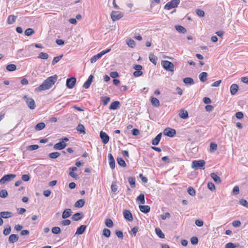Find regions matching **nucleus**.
Returning a JSON list of instances; mask_svg holds the SVG:
<instances>
[{
    "label": "nucleus",
    "instance_id": "f257e3e1",
    "mask_svg": "<svg viewBox=\"0 0 248 248\" xmlns=\"http://www.w3.org/2000/svg\"><path fill=\"white\" fill-rule=\"evenodd\" d=\"M57 78L58 77L56 75L47 78L36 88V90L38 91H42L49 89L57 81Z\"/></svg>",
    "mask_w": 248,
    "mask_h": 248
},
{
    "label": "nucleus",
    "instance_id": "f03ea898",
    "mask_svg": "<svg viewBox=\"0 0 248 248\" xmlns=\"http://www.w3.org/2000/svg\"><path fill=\"white\" fill-rule=\"evenodd\" d=\"M68 138L66 137L61 139L60 141L54 145V149L59 150L64 149L67 145L65 141H68Z\"/></svg>",
    "mask_w": 248,
    "mask_h": 248
},
{
    "label": "nucleus",
    "instance_id": "7ed1b4c3",
    "mask_svg": "<svg viewBox=\"0 0 248 248\" xmlns=\"http://www.w3.org/2000/svg\"><path fill=\"white\" fill-rule=\"evenodd\" d=\"M161 64L163 67L167 71L170 72L174 71V64L168 61H162L161 62Z\"/></svg>",
    "mask_w": 248,
    "mask_h": 248
},
{
    "label": "nucleus",
    "instance_id": "20e7f679",
    "mask_svg": "<svg viewBox=\"0 0 248 248\" xmlns=\"http://www.w3.org/2000/svg\"><path fill=\"white\" fill-rule=\"evenodd\" d=\"M180 0H171L166 4L164 9L166 10H170L172 8H176L180 3Z\"/></svg>",
    "mask_w": 248,
    "mask_h": 248
},
{
    "label": "nucleus",
    "instance_id": "39448f33",
    "mask_svg": "<svg viewBox=\"0 0 248 248\" xmlns=\"http://www.w3.org/2000/svg\"><path fill=\"white\" fill-rule=\"evenodd\" d=\"M16 175L14 174L5 175L0 179V185H3L7 182H9L16 178Z\"/></svg>",
    "mask_w": 248,
    "mask_h": 248
},
{
    "label": "nucleus",
    "instance_id": "423d86ee",
    "mask_svg": "<svg viewBox=\"0 0 248 248\" xmlns=\"http://www.w3.org/2000/svg\"><path fill=\"white\" fill-rule=\"evenodd\" d=\"M28 107L31 109H34L35 108L36 105L34 100L30 97H28L27 95H25L23 97Z\"/></svg>",
    "mask_w": 248,
    "mask_h": 248
},
{
    "label": "nucleus",
    "instance_id": "0eeeda50",
    "mask_svg": "<svg viewBox=\"0 0 248 248\" xmlns=\"http://www.w3.org/2000/svg\"><path fill=\"white\" fill-rule=\"evenodd\" d=\"M111 18L113 21L118 20L124 16V13L117 11H112L110 14Z\"/></svg>",
    "mask_w": 248,
    "mask_h": 248
},
{
    "label": "nucleus",
    "instance_id": "6e6552de",
    "mask_svg": "<svg viewBox=\"0 0 248 248\" xmlns=\"http://www.w3.org/2000/svg\"><path fill=\"white\" fill-rule=\"evenodd\" d=\"M205 164V161L203 160H194L192 161V168L196 169L202 167Z\"/></svg>",
    "mask_w": 248,
    "mask_h": 248
},
{
    "label": "nucleus",
    "instance_id": "1a4fd4ad",
    "mask_svg": "<svg viewBox=\"0 0 248 248\" xmlns=\"http://www.w3.org/2000/svg\"><path fill=\"white\" fill-rule=\"evenodd\" d=\"M163 133L169 137H173L176 134V130L174 129L168 127L164 129Z\"/></svg>",
    "mask_w": 248,
    "mask_h": 248
},
{
    "label": "nucleus",
    "instance_id": "9d476101",
    "mask_svg": "<svg viewBox=\"0 0 248 248\" xmlns=\"http://www.w3.org/2000/svg\"><path fill=\"white\" fill-rule=\"evenodd\" d=\"M76 78L74 77L68 78L66 80V85L67 88L72 89L75 85Z\"/></svg>",
    "mask_w": 248,
    "mask_h": 248
},
{
    "label": "nucleus",
    "instance_id": "9b49d317",
    "mask_svg": "<svg viewBox=\"0 0 248 248\" xmlns=\"http://www.w3.org/2000/svg\"><path fill=\"white\" fill-rule=\"evenodd\" d=\"M100 137L104 144H107L108 143L109 137L105 132L101 131L100 133Z\"/></svg>",
    "mask_w": 248,
    "mask_h": 248
},
{
    "label": "nucleus",
    "instance_id": "f8f14e48",
    "mask_svg": "<svg viewBox=\"0 0 248 248\" xmlns=\"http://www.w3.org/2000/svg\"><path fill=\"white\" fill-rule=\"evenodd\" d=\"M124 217L126 220L131 221L133 220V218L131 213L129 210H124L123 212Z\"/></svg>",
    "mask_w": 248,
    "mask_h": 248
},
{
    "label": "nucleus",
    "instance_id": "ddd939ff",
    "mask_svg": "<svg viewBox=\"0 0 248 248\" xmlns=\"http://www.w3.org/2000/svg\"><path fill=\"white\" fill-rule=\"evenodd\" d=\"M108 158L109 164L110 167L112 169H114V168L115 167V160H114V158L111 154H109L108 155Z\"/></svg>",
    "mask_w": 248,
    "mask_h": 248
},
{
    "label": "nucleus",
    "instance_id": "4468645a",
    "mask_svg": "<svg viewBox=\"0 0 248 248\" xmlns=\"http://www.w3.org/2000/svg\"><path fill=\"white\" fill-rule=\"evenodd\" d=\"M93 76L92 75H91L89 77V78H88V79L86 80V81L84 83L83 87L85 89H88L90 87V86L93 81Z\"/></svg>",
    "mask_w": 248,
    "mask_h": 248
},
{
    "label": "nucleus",
    "instance_id": "2eb2a0df",
    "mask_svg": "<svg viewBox=\"0 0 248 248\" xmlns=\"http://www.w3.org/2000/svg\"><path fill=\"white\" fill-rule=\"evenodd\" d=\"M72 210L71 209L67 208L64 210L62 214V218L66 219L72 215Z\"/></svg>",
    "mask_w": 248,
    "mask_h": 248
},
{
    "label": "nucleus",
    "instance_id": "dca6fc26",
    "mask_svg": "<svg viewBox=\"0 0 248 248\" xmlns=\"http://www.w3.org/2000/svg\"><path fill=\"white\" fill-rule=\"evenodd\" d=\"M120 105V102L118 101H115L111 103L109 107V108L111 110H115L119 108Z\"/></svg>",
    "mask_w": 248,
    "mask_h": 248
},
{
    "label": "nucleus",
    "instance_id": "f3484780",
    "mask_svg": "<svg viewBox=\"0 0 248 248\" xmlns=\"http://www.w3.org/2000/svg\"><path fill=\"white\" fill-rule=\"evenodd\" d=\"M238 86L236 84H232L230 87V92L232 95H235L238 91Z\"/></svg>",
    "mask_w": 248,
    "mask_h": 248
},
{
    "label": "nucleus",
    "instance_id": "a211bd4d",
    "mask_svg": "<svg viewBox=\"0 0 248 248\" xmlns=\"http://www.w3.org/2000/svg\"><path fill=\"white\" fill-rule=\"evenodd\" d=\"M162 136V133H160L158 134L153 140L152 141V143L154 145H157L159 144V142L161 140V138Z\"/></svg>",
    "mask_w": 248,
    "mask_h": 248
},
{
    "label": "nucleus",
    "instance_id": "6ab92c4d",
    "mask_svg": "<svg viewBox=\"0 0 248 248\" xmlns=\"http://www.w3.org/2000/svg\"><path fill=\"white\" fill-rule=\"evenodd\" d=\"M0 216L2 218H8L13 216V213L11 212L3 211L0 213Z\"/></svg>",
    "mask_w": 248,
    "mask_h": 248
},
{
    "label": "nucleus",
    "instance_id": "aec40b11",
    "mask_svg": "<svg viewBox=\"0 0 248 248\" xmlns=\"http://www.w3.org/2000/svg\"><path fill=\"white\" fill-rule=\"evenodd\" d=\"M207 76L208 74L205 72H202L200 73L199 76L200 81L202 82L206 81L207 79Z\"/></svg>",
    "mask_w": 248,
    "mask_h": 248
},
{
    "label": "nucleus",
    "instance_id": "412c9836",
    "mask_svg": "<svg viewBox=\"0 0 248 248\" xmlns=\"http://www.w3.org/2000/svg\"><path fill=\"white\" fill-rule=\"evenodd\" d=\"M140 210L143 213L147 214L150 211V207L148 205H140Z\"/></svg>",
    "mask_w": 248,
    "mask_h": 248
},
{
    "label": "nucleus",
    "instance_id": "4be33fe9",
    "mask_svg": "<svg viewBox=\"0 0 248 248\" xmlns=\"http://www.w3.org/2000/svg\"><path fill=\"white\" fill-rule=\"evenodd\" d=\"M82 213H77L72 216V219L74 221H78L83 217Z\"/></svg>",
    "mask_w": 248,
    "mask_h": 248
},
{
    "label": "nucleus",
    "instance_id": "5701e85b",
    "mask_svg": "<svg viewBox=\"0 0 248 248\" xmlns=\"http://www.w3.org/2000/svg\"><path fill=\"white\" fill-rule=\"evenodd\" d=\"M18 236L17 235L15 234H11L9 237V242L11 243H14L18 240Z\"/></svg>",
    "mask_w": 248,
    "mask_h": 248
},
{
    "label": "nucleus",
    "instance_id": "b1692460",
    "mask_svg": "<svg viewBox=\"0 0 248 248\" xmlns=\"http://www.w3.org/2000/svg\"><path fill=\"white\" fill-rule=\"evenodd\" d=\"M210 176L217 184H220L221 182L220 178L215 173H211Z\"/></svg>",
    "mask_w": 248,
    "mask_h": 248
},
{
    "label": "nucleus",
    "instance_id": "393cba45",
    "mask_svg": "<svg viewBox=\"0 0 248 248\" xmlns=\"http://www.w3.org/2000/svg\"><path fill=\"white\" fill-rule=\"evenodd\" d=\"M86 228V225H81L79 227H78L77 229V231H76V233H75V235H76V234H82L84 232V231H85Z\"/></svg>",
    "mask_w": 248,
    "mask_h": 248
},
{
    "label": "nucleus",
    "instance_id": "a878e982",
    "mask_svg": "<svg viewBox=\"0 0 248 248\" xmlns=\"http://www.w3.org/2000/svg\"><path fill=\"white\" fill-rule=\"evenodd\" d=\"M102 56H103V54H102L101 52H100V53H98L97 55H94L91 59V62L92 63H94L98 60H99L100 58H101V57Z\"/></svg>",
    "mask_w": 248,
    "mask_h": 248
},
{
    "label": "nucleus",
    "instance_id": "bb28decb",
    "mask_svg": "<svg viewBox=\"0 0 248 248\" xmlns=\"http://www.w3.org/2000/svg\"><path fill=\"white\" fill-rule=\"evenodd\" d=\"M85 201L84 199H80L76 202L75 206L77 208H81L85 204Z\"/></svg>",
    "mask_w": 248,
    "mask_h": 248
},
{
    "label": "nucleus",
    "instance_id": "cd10ccee",
    "mask_svg": "<svg viewBox=\"0 0 248 248\" xmlns=\"http://www.w3.org/2000/svg\"><path fill=\"white\" fill-rule=\"evenodd\" d=\"M17 16L14 15H10L7 19V23L9 24H12L15 22Z\"/></svg>",
    "mask_w": 248,
    "mask_h": 248
},
{
    "label": "nucleus",
    "instance_id": "c85d7f7f",
    "mask_svg": "<svg viewBox=\"0 0 248 248\" xmlns=\"http://www.w3.org/2000/svg\"><path fill=\"white\" fill-rule=\"evenodd\" d=\"M179 116L182 119H186L188 117V112L185 109H181L179 114Z\"/></svg>",
    "mask_w": 248,
    "mask_h": 248
},
{
    "label": "nucleus",
    "instance_id": "c756f323",
    "mask_svg": "<svg viewBox=\"0 0 248 248\" xmlns=\"http://www.w3.org/2000/svg\"><path fill=\"white\" fill-rule=\"evenodd\" d=\"M149 58L150 61L155 65L156 64V61L157 57L155 56L153 53H150Z\"/></svg>",
    "mask_w": 248,
    "mask_h": 248
},
{
    "label": "nucleus",
    "instance_id": "7c9ffc66",
    "mask_svg": "<svg viewBox=\"0 0 248 248\" xmlns=\"http://www.w3.org/2000/svg\"><path fill=\"white\" fill-rule=\"evenodd\" d=\"M76 129L81 134H85L86 133L85 127L82 124H79L77 127Z\"/></svg>",
    "mask_w": 248,
    "mask_h": 248
},
{
    "label": "nucleus",
    "instance_id": "2f4dec72",
    "mask_svg": "<svg viewBox=\"0 0 248 248\" xmlns=\"http://www.w3.org/2000/svg\"><path fill=\"white\" fill-rule=\"evenodd\" d=\"M45 126L46 124L44 123H39L35 125V129L37 131L41 130L45 127Z\"/></svg>",
    "mask_w": 248,
    "mask_h": 248
},
{
    "label": "nucleus",
    "instance_id": "473e14b6",
    "mask_svg": "<svg viewBox=\"0 0 248 248\" xmlns=\"http://www.w3.org/2000/svg\"><path fill=\"white\" fill-rule=\"evenodd\" d=\"M151 103L152 105L155 107H158L160 105V102L158 99L154 97H151Z\"/></svg>",
    "mask_w": 248,
    "mask_h": 248
},
{
    "label": "nucleus",
    "instance_id": "72a5a7b5",
    "mask_svg": "<svg viewBox=\"0 0 248 248\" xmlns=\"http://www.w3.org/2000/svg\"><path fill=\"white\" fill-rule=\"evenodd\" d=\"M175 29L179 32L185 33L186 32V30L183 26L177 25L175 26Z\"/></svg>",
    "mask_w": 248,
    "mask_h": 248
},
{
    "label": "nucleus",
    "instance_id": "f704fd0d",
    "mask_svg": "<svg viewBox=\"0 0 248 248\" xmlns=\"http://www.w3.org/2000/svg\"><path fill=\"white\" fill-rule=\"evenodd\" d=\"M155 232L159 237L161 238H164L165 237V234L162 232L160 229L158 228H155Z\"/></svg>",
    "mask_w": 248,
    "mask_h": 248
},
{
    "label": "nucleus",
    "instance_id": "c9c22d12",
    "mask_svg": "<svg viewBox=\"0 0 248 248\" xmlns=\"http://www.w3.org/2000/svg\"><path fill=\"white\" fill-rule=\"evenodd\" d=\"M183 82L186 84L192 85L194 84L193 79L191 78H186L183 79Z\"/></svg>",
    "mask_w": 248,
    "mask_h": 248
},
{
    "label": "nucleus",
    "instance_id": "e433bc0d",
    "mask_svg": "<svg viewBox=\"0 0 248 248\" xmlns=\"http://www.w3.org/2000/svg\"><path fill=\"white\" fill-rule=\"evenodd\" d=\"M126 44L129 47L133 48L135 46L136 43L134 40L129 39L126 40Z\"/></svg>",
    "mask_w": 248,
    "mask_h": 248
},
{
    "label": "nucleus",
    "instance_id": "4c0bfd02",
    "mask_svg": "<svg viewBox=\"0 0 248 248\" xmlns=\"http://www.w3.org/2000/svg\"><path fill=\"white\" fill-rule=\"evenodd\" d=\"M137 200L140 202V204H143L145 203V197L143 194H140L137 198Z\"/></svg>",
    "mask_w": 248,
    "mask_h": 248
},
{
    "label": "nucleus",
    "instance_id": "58836bf2",
    "mask_svg": "<svg viewBox=\"0 0 248 248\" xmlns=\"http://www.w3.org/2000/svg\"><path fill=\"white\" fill-rule=\"evenodd\" d=\"M105 225L108 228H112L113 227L114 224L111 219L107 218L105 220Z\"/></svg>",
    "mask_w": 248,
    "mask_h": 248
},
{
    "label": "nucleus",
    "instance_id": "ea45409f",
    "mask_svg": "<svg viewBox=\"0 0 248 248\" xmlns=\"http://www.w3.org/2000/svg\"><path fill=\"white\" fill-rule=\"evenodd\" d=\"M60 153L57 152L51 153L48 155V156L52 159H55L60 156Z\"/></svg>",
    "mask_w": 248,
    "mask_h": 248
},
{
    "label": "nucleus",
    "instance_id": "a19ab883",
    "mask_svg": "<svg viewBox=\"0 0 248 248\" xmlns=\"http://www.w3.org/2000/svg\"><path fill=\"white\" fill-rule=\"evenodd\" d=\"M16 69V66L14 64H8L6 66V69L9 71H14Z\"/></svg>",
    "mask_w": 248,
    "mask_h": 248
},
{
    "label": "nucleus",
    "instance_id": "79ce46f5",
    "mask_svg": "<svg viewBox=\"0 0 248 248\" xmlns=\"http://www.w3.org/2000/svg\"><path fill=\"white\" fill-rule=\"evenodd\" d=\"M128 182L130 184L131 186L132 187H135V179L134 177H129L128 178Z\"/></svg>",
    "mask_w": 248,
    "mask_h": 248
},
{
    "label": "nucleus",
    "instance_id": "37998d69",
    "mask_svg": "<svg viewBox=\"0 0 248 248\" xmlns=\"http://www.w3.org/2000/svg\"><path fill=\"white\" fill-rule=\"evenodd\" d=\"M117 162L118 164L123 167H125L126 166V164L124 159L121 157H118L117 159Z\"/></svg>",
    "mask_w": 248,
    "mask_h": 248
},
{
    "label": "nucleus",
    "instance_id": "c03bdc74",
    "mask_svg": "<svg viewBox=\"0 0 248 248\" xmlns=\"http://www.w3.org/2000/svg\"><path fill=\"white\" fill-rule=\"evenodd\" d=\"M34 33V31L31 28H28L25 31V34L26 36H30Z\"/></svg>",
    "mask_w": 248,
    "mask_h": 248
},
{
    "label": "nucleus",
    "instance_id": "a18cd8bd",
    "mask_svg": "<svg viewBox=\"0 0 248 248\" xmlns=\"http://www.w3.org/2000/svg\"><path fill=\"white\" fill-rule=\"evenodd\" d=\"M110 231L107 228H105L103 230V235L107 237H109L110 235Z\"/></svg>",
    "mask_w": 248,
    "mask_h": 248
},
{
    "label": "nucleus",
    "instance_id": "49530a36",
    "mask_svg": "<svg viewBox=\"0 0 248 248\" xmlns=\"http://www.w3.org/2000/svg\"><path fill=\"white\" fill-rule=\"evenodd\" d=\"M63 57V55H60L59 56H57V57H55L54 58L53 61H52V65H54L56 63L58 62Z\"/></svg>",
    "mask_w": 248,
    "mask_h": 248
},
{
    "label": "nucleus",
    "instance_id": "de8ad7c7",
    "mask_svg": "<svg viewBox=\"0 0 248 248\" xmlns=\"http://www.w3.org/2000/svg\"><path fill=\"white\" fill-rule=\"evenodd\" d=\"M38 58L43 60L47 59L48 55L46 53L41 52L38 56Z\"/></svg>",
    "mask_w": 248,
    "mask_h": 248
},
{
    "label": "nucleus",
    "instance_id": "09e8293b",
    "mask_svg": "<svg viewBox=\"0 0 248 248\" xmlns=\"http://www.w3.org/2000/svg\"><path fill=\"white\" fill-rule=\"evenodd\" d=\"M61 229L59 227H54L52 228V232L54 234H58L61 232Z\"/></svg>",
    "mask_w": 248,
    "mask_h": 248
},
{
    "label": "nucleus",
    "instance_id": "8fccbe9b",
    "mask_svg": "<svg viewBox=\"0 0 248 248\" xmlns=\"http://www.w3.org/2000/svg\"><path fill=\"white\" fill-rule=\"evenodd\" d=\"M110 97L108 96H104L101 98V100L103 101V104L104 106L107 105L110 101Z\"/></svg>",
    "mask_w": 248,
    "mask_h": 248
},
{
    "label": "nucleus",
    "instance_id": "3c124183",
    "mask_svg": "<svg viewBox=\"0 0 248 248\" xmlns=\"http://www.w3.org/2000/svg\"><path fill=\"white\" fill-rule=\"evenodd\" d=\"M8 196V192L6 189H2L0 191V197L2 198H5Z\"/></svg>",
    "mask_w": 248,
    "mask_h": 248
},
{
    "label": "nucleus",
    "instance_id": "603ef678",
    "mask_svg": "<svg viewBox=\"0 0 248 248\" xmlns=\"http://www.w3.org/2000/svg\"><path fill=\"white\" fill-rule=\"evenodd\" d=\"M187 192L191 196H194V195H195V194H196L195 190H194V189L193 187H192L191 186H190L188 188Z\"/></svg>",
    "mask_w": 248,
    "mask_h": 248
},
{
    "label": "nucleus",
    "instance_id": "864d4df0",
    "mask_svg": "<svg viewBox=\"0 0 248 248\" xmlns=\"http://www.w3.org/2000/svg\"><path fill=\"white\" fill-rule=\"evenodd\" d=\"M217 149V144L215 143L212 142L210 144V149L211 152H214Z\"/></svg>",
    "mask_w": 248,
    "mask_h": 248
},
{
    "label": "nucleus",
    "instance_id": "5fc2aeb1",
    "mask_svg": "<svg viewBox=\"0 0 248 248\" xmlns=\"http://www.w3.org/2000/svg\"><path fill=\"white\" fill-rule=\"evenodd\" d=\"M197 15L200 17H203L204 16V12L201 9L196 10Z\"/></svg>",
    "mask_w": 248,
    "mask_h": 248
},
{
    "label": "nucleus",
    "instance_id": "6e6d98bb",
    "mask_svg": "<svg viewBox=\"0 0 248 248\" xmlns=\"http://www.w3.org/2000/svg\"><path fill=\"white\" fill-rule=\"evenodd\" d=\"M239 203L241 205L246 207H248V202L246 200L241 199L239 201Z\"/></svg>",
    "mask_w": 248,
    "mask_h": 248
},
{
    "label": "nucleus",
    "instance_id": "4d7b16f0",
    "mask_svg": "<svg viewBox=\"0 0 248 248\" xmlns=\"http://www.w3.org/2000/svg\"><path fill=\"white\" fill-rule=\"evenodd\" d=\"M11 231V228L10 226H8V227L7 228H5L4 230H3V234L5 235H8L9 234H10V232Z\"/></svg>",
    "mask_w": 248,
    "mask_h": 248
},
{
    "label": "nucleus",
    "instance_id": "13d9d810",
    "mask_svg": "<svg viewBox=\"0 0 248 248\" xmlns=\"http://www.w3.org/2000/svg\"><path fill=\"white\" fill-rule=\"evenodd\" d=\"M191 243L192 245H197L198 243V239L197 237H192L190 239Z\"/></svg>",
    "mask_w": 248,
    "mask_h": 248
},
{
    "label": "nucleus",
    "instance_id": "bf43d9fd",
    "mask_svg": "<svg viewBox=\"0 0 248 248\" xmlns=\"http://www.w3.org/2000/svg\"><path fill=\"white\" fill-rule=\"evenodd\" d=\"M235 117L238 119H241L244 117V114L242 112L239 111L235 113Z\"/></svg>",
    "mask_w": 248,
    "mask_h": 248
},
{
    "label": "nucleus",
    "instance_id": "052dcab7",
    "mask_svg": "<svg viewBox=\"0 0 248 248\" xmlns=\"http://www.w3.org/2000/svg\"><path fill=\"white\" fill-rule=\"evenodd\" d=\"M207 187L211 191H213L215 189V186L214 184L212 182H210V183H208Z\"/></svg>",
    "mask_w": 248,
    "mask_h": 248
},
{
    "label": "nucleus",
    "instance_id": "680f3d73",
    "mask_svg": "<svg viewBox=\"0 0 248 248\" xmlns=\"http://www.w3.org/2000/svg\"><path fill=\"white\" fill-rule=\"evenodd\" d=\"M61 224L63 226H67L71 224V221L69 219H65L62 220Z\"/></svg>",
    "mask_w": 248,
    "mask_h": 248
},
{
    "label": "nucleus",
    "instance_id": "e2e57ef3",
    "mask_svg": "<svg viewBox=\"0 0 248 248\" xmlns=\"http://www.w3.org/2000/svg\"><path fill=\"white\" fill-rule=\"evenodd\" d=\"M39 148V146L38 145H31L28 147V149L31 151H33Z\"/></svg>",
    "mask_w": 248,
    "mask_h": 248
},
{
    "label": "nucleus",
    "instance_id": "0e129e2a",
    "mask_svg": "<svg viewBox=\"0 0 248 248\" xmlns=\"http://www.w3.org/2000/svg\"><path fill=\"white\" fill-rule=\"evenodd\" d=\"M69 174L71 177L73 178L74 179H77L78 178V174L74 172L70 171Z\"/></svg>",
    "mask_w": 248,
    "mask_h": 248
},
{
    "label": "nucleus",
    "instance_id": "69168bd1",
    "mask_svg": "<svg viewBox=\"0 0 248 248\" xmlns=\"http://www.w3.org/2000/svg\"><path fill=\"white\" fill-rule=\"evenodd\" d=\"M142 72L141 71V70H136L133 73V75L135 77H139L141 75H142Z\"/></svg>",
    "mask_w": 248,
    "mask_h": 248
},
{
    "label": "nucleus",
    "instance_id": "338daca9",
    "mask_svg": "<svg viewBox=\"0 0 248 248\" xmlns=\"http://www.w3.org/2000/svg\"><path fill=\"white\" fill-rule=\"evenodd\" d=\"M232 224L234 227H238L241 225V223L239 220H235L232 222Z\"/></svg>",
    "mask_w": 248,
    "mask_h": 248
},
{
    "label": "nucleus",
    "instance_id": "774afa93",
    "mask_svg": "<svg viewBox=\"0 0 248 248\" xmlns=\"http://www.w3.org/2000/svg\"><path fill=\"white\" fill-rule=\"evenodd\" d=\"M235 247L234 244L231 242L228 243L225 245V248H234Z\"/></svg>",
    "mask_w": 248,
    "mask_h": 248
}]
</instances>
